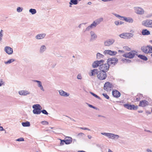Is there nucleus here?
Returning a JSON list of instances; mask_svg holds the SVG:
<instances>
[{
	"label": "nucleus",
	"instance_id": "5",
	"mask_svg": "<svg viewBox=\"0 0 152 152\" xmlns=\"http://www.w3.org/2000/svg\"><path fill=\"white\" fill-rule=\"evenodd\" d=\"M118 61V60L116 58H110L107 59V63H108L110 66H113L116 64Z\"/></svg>",
	"mask_w": 152,
	"mask_h": 152
},
{
	"label": "nucleus",
	"instance_id": "26",
	"mask_svg": "<svg viewBox=\"0 0 152 152\" xmlns=\"http://www.w3.org/2000/svg\"><path fill=\"white\" fill-rule=\"evenodd\" d=\"M34 82H37L38 83V86L40 88V89L43 91H44V89L43 88V86L42 85V83L40 81L34 80Z\"/></svg>",
	"mask_w": 152,
	"mask_h": 152
},
{
	"label": "nucleus",
	"instance_id": "13",
	"mask_svg": "<svg viewBox=\"0 0 152 152\" xmlns=\"http://www.w3.org/2000/svg\"><path fill=\"white\" fill-rule=\"evenodd\" d=\"M104 54L105 55L108 54L111 56L115 55L117 53V52L115 51H112L110 50H105L104 51Z\"/></svg>",
	"mask_w": 152,
	"mask_h": 152
},
{
	"label": "nucleus",
	"instance_id": "48",
	"mask_svg": "<svg viewBox=\"0 0 152 152\" xmlns=\"http://www.w3.org/2000/svg\"><path fill=\"white\" fill-rule=\"evenodd\" d=\"M23 9L20 7H18L17 9V11L18 12H21L23 10Z\"/></svg>",
	"mask_w": 152,
	"mask_h": 152
},
{
	"label": "nucleus",
	"instance_id": "58",
	"mask_svg": "<svg viewBox=\"0 0 152 152\" xmlns=\"http://www.w3.org/2000/svg\"><path fill=\"white\" fill-rule=\"evenodd\" d=\"M87 137H88V138L89 139H91L92 137L91 135H88Z\"/></svg>",
	"mask_w": 152,
	"mask_h": 152
},
{
	"label": "nucleus",
	"instance_id": "17",
	"mask_svg": "<svg viewBox=\"0 0 152 152\" xmlns=\"http://www.w3.org/2000/svg\"><path fill=\"white\" fill-rule=\"evenodd\" d=\"M148 102L145 100H143L140 102L139 106L144 107L148 105Z\"/></svg>",
	"mask_w": 152,
	"mask_h": 152
},
{
	"label": "nucleus",
	"instance_id": "38",
	"mask_svg": "<svg viewBox=\"0 0 152 152\" xmlns=\"http://www.w3.org/2000/svg\"><path fill=\"white\" fill-rule=\"evenodd\" d=\"M15 61V60L13 59H11L9 60H8L7 61H5V64H10L12 62H14Z\"/></svg>",
	"mask_w": 152,
	"mask_h": 152
},
{
	"label": "nucleus",
	"instance_id": "51",
	"mask_svg": "<svg viewBox=\"0 0 152 152\" xmlns=\"http://www.w3.org/2000/svg\"><path fill=\"white\" fill-rule=\"evenodd\" d=\"M88 106L91 108H93L94 109H96V107L94 106H93L92 105L90 104H88Z\"/></svg>",
	"mask_w": 152,
	"mask_h": 152
},
{
	"label": "nucleus",
	"instance_id": "16",
	"mask_svg": "<svg viewBox=\"0 0 152 152\" xmlns=\"http://www.w3.org/2000/svg\"><path fill=\"white\" fill-rule=\"evenodd\" d=\"M4 50L5 52L9 55L12 53L13 51L12 48L9 46H6L4 48Z\"/></svg>",
	"mask_w": 152,
	"mask_h": 152
},
{
	"label": "nucleus",
	"instance_id": "40",
	"mask_svg": "<svg viewBox=\"0 0 152 152\" xmlns=\"http://www.w3.org/2000/svg\"><path fill=\"white\" fill-rule=\"evenodd\" d=\"M97 25L95 23V21H94L93 23L90 26L92 28H95L96 27Z\"/></svg>",
	"mask_w": 152,
	"mask_h": 152
},
{
	"label": "nucleus",
	"instance_id": "22",
	"mask_svg": "<svg viewBox=\"0 0 152 152\" xmlns=\"http://www.w3.org/2000/svg\"><path fill=\"white\" fill-rule=\"evenodd\" d=\"M46 36V34L45 33L39 34L35 36L36 39H43Z\"/></svg>",
	"mask_w": 152,
	"mask_h": 152
},
{
	"label": "nucleus",
	"instance_id": "20",
	"mask_svg": "<svg viewBox=\"0 0 152 152\" xmlns=\"http://www.w3.org/2000/svg\"><path fill=\"white\" fill-rule=\"evenodd\" d=\"M64 142L66 144H69L71 143L72 141V139L71 137H66L65 140H64Z\"/></svg>",
	"mask_w": 152,
	"mask_h": 152
},
{
	"label": "nucleus",
	"instance_id": "24",
	"mask_svg": "<svg viewBox=\"0 0 152 152\" xmlns=\"http://www.w3.org/2000/svg\"><path fill=\"white\" fill-rule=\"evenodd\" d=\"M59 94L60 95L64 96H68L69 95V94L63 90H61L59 91Z\"/></svg>",
	"mask_w": 152,
	"mask_h": 152
},
{
	"label": "nucleus",
	"instance_id": "19",
	"mask_svg": "<svg viewBox=\"0 0 152 152\" xmlns=\"http://www.w3.org/2000/svg\"><path fill=\"white\" fill-rule=\"evenodd\" d=\"M90 34L91 35V38L90 40L91 41H93L95 40L97 37V36L95 34L93 31H91L90 32Z\"/></svg>",
	"mask_w": 152,
	"mask_h": 152
},
{
	"label": "nucleus",
	"instance_id": "59",
	"mask_svg": "<svg viewBox=\"0 0 152 152\" xmlns=\"http://www.w3.org/2000/svg\"><path fill=\"white\" fill-rule=\"evenodd\" d=\"M146 113L149 114H150L151 113V112H150V111H148V110H147L146 111Z\"/></svg>",
	"mask_w": 152,
	"mask_h": 152
},
{
	"label": "nucleus",
	"instance_id": "1",
	"mask_svg": "<svg viewBox=\"0 0 152 152\" xmlns=\"http://www.w3.org/2000/svg\"><path fill=\"white\" fill-rule=\"evenodd\" d=\"M141 50L143 53L146 54L152 53V46L150 45L142 46L141 47Z\"/></svg>",
	"mask_w": 152,
	"mask_h": 152
},
{
	"label": "nucleus",
	"instance_id": "27",
	"mask_svg": "<svg viewBox=\"0 0 152 152\" xmlns=\"http://www.w3.org/2000/svg\"><path fill=\"white\" fill-rule=\"evenodd\" d=\"M150 34V31L147 29H144L142 30V34L143 35H149Z\"/></svg>",
	"mask_w": 152,
	"mask_h": 152
},
{
	"label": "nucleus",
	"instance_id": "42",
	"mask_svg": "<svg viewBox=\"0 0 152 152\" xmlns=\"http://www.w3.org/2000/svg\"><path fill=\"white\" fill-rule=\"evenodd\" d=\"M3 31V30L2 29L1 30V31H0V41L1 42L2 41V37L3 36V34H2Z\"/></svg>",
	"mask_w": 152,
	"mask_h": 152
},
{
	"label": "nucleus",
	"instance_id": "60",
	"mask_svg": "<svg viewBox=\"0 0 152 152\" xmlns=\"http://www.w3.org/2000/svg\"><path fill=\"white\" fill-rule=\"evenodd\" d=\"M147 151L148 152H152V151L150 149H148L147 150Z\"/></svg>",
	"mask_w": 152,
	"mask_h": 152
},
{
	"label": "nucleus",
	"instance_id": "23",
	"mask_svg": "<svg viewBox=\"0 0 152 152\" xmlns=\"http://www.w3.org/2000/svg\"><path fill=\"white\" fill-rule=\"evenodd\" d=\"M142 97L143 96L142 94H138L137 95L134 97V100L135 102H138L142 98Z\"/></svg>",
	"mask_w": 152,
	"mask_h": 152
},
{
	"label": "nucleus",
	"instance_id": "11",
	"mask_svg": "<svg viewBox=\"0 0 152 152\" xmlns=\"http://www.w3.org/2000/svg\"><path fill=\"white\" fill-rule=\"evenodd\" d=\"M104 60H101L99 61H94L92 64V67L93 68L97 67L99 66L102 63H103Z\"/></svg>",
	"mask_w": 152,
	"mask_h": 152
},
{
	"label": "nucleus",
	"instance_id": "46",
	"mask_svg": "<svg viewBox=\"0 0 152 152\" xmlns=\"http://www.w3.org/2000/svg\"><path fill=\"white\" fill-rule=\"evenodd\" d=\"M102 95L106 99H109L110 98L109 96L106 93L102 94Z\"/></svg>",
	"mask_w": 152,
	"mask_h": 152
},
{
	"label": "nucleus",
	"instance_id": "14",
	"mask_svg": "<svg viewBox=\"0 0 152 152\" xmlns=\"http://www.w3.org/2000/svg\"><path fill=\"white\" fill-rule=\"evenodd\" d=\"M135 12L137 14L142 15L144 13V11L141 8L137 7L134 8Z\"/></svg>",
	"mask_w": 152,
	"mask_h": 152
},
{
	"label": "nucleus",
	"instance_id": "2",
	"mask_svg": "<svg viewBox=\"0 0 152 152\" xmlns=\"http://www.w3.org/2000/svg\"><path fill=\"white\" fill-rule=\"evenodd\" d=\"M137 52L135 50H132L128 53H126L123 55V57L129 58H133L135 55H137Z\"/></svg>",
	"mask_w": 152,
	"mask_h": 152
},
{
	"label": "nucleus",
	"instance_id": "63",
	"mask_svg": "<svg viewBox=\"0 0 152 152\" xmlns=\"http://www.w3.org/2000/svg\"><path fill=\"white\" fill-rule=\"evenodd\" d=\"M77 152H86L85 151H77Z\"/></svg>",
	"mask_w": 152,
	"mask_h": 152
},
{
	"label": "nucleus",
	"instance_id": "34",
	"mask_svg": "<svg viewBox=\"0 0 152 152\" xmlns=\"http://www.w3.org/2000/svg\"><path fill=\"white\" fill-rule=\"evenodd\" d=\"M104 56L100 53H98L96 54V58L97 59H99L101 58H102L104 57Z\"/></svg>",
	"mask_w": 152,
	"mask_h": 152
},
{
	"label": "nucleus",
	"instance_id": "55",
	"mask_svg": "<svg viewBox=\"0 0 152 152\" xmlns=\"http://www.w3.org/2000/svg\"><path fill=\"white\" fill-rule=\"evenodd\" d=\"M84 134L82 133H79L77 135L78 136H82L83 135H84Z\"/></svg>",
	"mask_w": 152,
	"mask_h": 152
},
{
	"label": "nucleus",
	"instance_id": "28",
	"mask_svg": "<svg viewBox=\"0 0 152 152\" xmlns=\"http://www.w3.org/2000/svg\"><path fill=\"white\" fill-rule=\"evenodd\" d=\"M112 14L116 17L118 18L119 19L122 20H124V18H125L126 17L121 16L118 14L114 13H112Z\"/></svg>",
	"mask_w": 152,
	"mask_h": 152
},
{
	"label": "nucleus",
	"instance_id": "41",
	"mask_svg": "<svg viewBox=\"0 0 152 152\" xmlns=\"http://www.w3.org/2000/svg\"><path fill=\"white\" fill-rule=\"evenodd\" d=\"M90 93L93 96H94L96 98H97L98 99H101V98H100L99 96H97V95H96V94H94V93L91 92H90Z\"/></svg>",
	"mask_w": 152,
	"mask_h": 152
},
{
	"label": "nucleus",
	"instance_id": "53",
	"mask_svg": "<svg viewBox=\"0 0 152 152\" xmlns=\"http://www.w3.org/2000/svg\"><path fill=\"white\" fill-rule=\"evenodd\" d=\"M60 140L61 141V142L60 143V145H63L64 144V140H61V139H60Z\"/></svg>",
	"mask_w": 152,
	"mask_h": 152
},
{
	"label": "nucleus",
	"instance_id": "30",
	"mask_svg": "<svg viewBox=\"0 0 152 152\" xmlns=\"http://www.w3.org/2000/svg\"><path fill=\"white\" fill-rule=\"evenodd\" d=\"M138 57L144 61H146L148 60L147 57L142 55H138Z\"/></svg>",
	"mask_w": 152,
	"mask_h": 152
},
{
	"label": "nucleus",
	"instance_id": "64",
	"mask_svg": "<svg viewBox=\"0 0 152 152\" xmlns=\"http://www.w3.org/2000/svg\"><path fill=\"white\" fill-rule=\"evenodd\" d=\"M108 152H113L110 149H109Z\"/></svg>",
	"mask_w": 152,
	"mask_h": 152
},
{
	"label": "nucleus",
	"instance_id": "6",
	"mask_svg": "<svg viewBox=\"0 0 152 152\" xmlns=\"http://www.w3.org/2000/svg\"><path fill=\"white\" fill-rule=\"evenodd\" d=\"M110 66L107 63L105 64H102L100 65L99 69L100 70L107 72L109 70Z\"/></svg>",
	"mask_w": 152,
	"mask_h": 152
},
{
	"label": "nucleus",
	"instance_id": "39",
	"mask_svg": "<svg viewBox=\"0 0 152 152\" xmlns=\"http://www.w3.org/2000/svg\"><path fill=\"white\" fill-rule=\"evenodd\" d=\"M121 60L124 62L126 63H129L131 62V61L130 60L126 58L122 59Z\"/></svg>",
	"mask_w": 152,
	"mask_h": 152
},
{
	"label": "nucleus",
	"instance_id": "12",
	"mask_svg": "<svg viewBox=\"0 0 152 152\" xmlns=\"http://www.w3.org/2000/svg\"><path fill=\"white\" fill-rule=\"evenodd\" d=\"M112 87L113 86L110 83L107 82L104 84V88L105 90L108 91L111 90V88H112Z\"/></svg>",
	"mask_w": 152,
	"mask_h": 152
},
{
	"label": "nucleus",
	"instance_id": "50",
	"mask_svg": "<svg viewBox=\"0 0 152 152\" xmlns=\"http://www.w3.org/2000/svg\"><path fill=\"white\" fill-rule=\"evenodd\" d=\"M16 140L18 141H24V139L23 138L21 137L17 139Z\"/></svg>",
	"mask_w": 152,
	"mask_h": 152
},
{
	"label": "nucleus",
	"instance_id": "56",
	"mask_svg": "<svg viewBox=\"0 0 152 152\" xmlns=\"http://www.w3.org/2000/svg\"><path fill=\"white\" fill-rule=\"evenodd\" d=\"M0 83H2V84H4V82L3 81V80L2 79L0 78Z\"/></svg>",
	"mask_w": 152,
	"mask_h": 152
},
{
	"label": "nucleus",
	"instance_id": "35",
	"mask_svg": "<svg viewBox=\"0 0 152 152\" xmlns=\"http://www.w3.org/2000/svg\"><path fill=\"white\" fill-rule=\"evenodd\" d=\"M78 3V1H70V2H69V7H71V5L73 4L76 5Z\"/></svg>",
	"mask_w": 152,
	"mask_h": 152
},
{
	"label": "nucleus",
	"instance_id": "57",
	"mask_svg": "<svg viewBox=\"0 0 152 152\" xmlns=\"http://www.w3.org/2000/svg\"><path fill=\"white\" fill-rule=\"evenodd\" d=\"M1 124H0V125ZM4 130V129L2 126H0V131H2Z\"/></svg>",
	"mask_w": 152,
	"mask_h": 152
},
{
	"label": "nucleus",
	"instance_id": "3",
	"mask_svg": "<svg viewBox=\"0 0 152 152\" xmlns=\"http://www.w3.org/2000/svg\"><path fill=\"white\" fill-rule=\"evenodd\" d=\"M40 105L39 104H37L34 105L32 107L34 109L33 110V112L34 114L38 115L41 113Z\"/></svg>",
	"mask_w": 152,
	"mask_h": 152
},
{
	"label": "nucleus",
	"instance_id": "45",
	"mask_svg": "<svg viewBox=\"0 0 152 152\" xmlns=\"http://www.w3.org/2000/svg\"><path fill=\"white\" fill-rule=\"evenodd\" d=\"M41 112H42L43 114L46 115H48V114L46 110L44 109L42 110H41Z\"/></svg>",
	"mask_w": 152,
	"mask_h": 152
},
{
	"label": "nucleus",
	"instance_id": "31",
	"mask_svg": "<svg viewBox=\"0 0 152 152\" xmlns=\"http://www.w3.org/2000/svg\"><path fill=\"white\" fill-rule=\"evenodd\" d=\"M22 125L24 127H28L30 125V123L28 121L23 122L22 123Z\"/></svg>",
	"mask_w": 152,
	"mask_h": 152
},
{
	"label": "nucleus",
	"instance_id": "49",
	"mask_svg": "<svg viewBox=\"0 0 152 152\" xmlns=\"http://www.w3.org/2000/svg\"><path fill=\"white\" fill-rule=\"evenodd\" d=\"M77 78L78 79H82V77L81 74H78V75H77Z\"/></svg>",
	"mask_w": 152,
	"mask_h": 152
},
{
	"label": "nucleus",
	"instance_id": "32",
	"mask_svg": "<svg viewBox=\"0 0 152 152\" xmlns=\"http://www.w3.org/2000/svg\"><path fill=\"white\" fill-rule=\"evenodd\" d=\"M103 20V18H100L99 19H98L95 20V23H96V25L99 24L101 22H102Z\"/></svg>",
	"mask_w": 152,
	"mask_h": 152
},
{
	"label": "nucleus",
	"instance_id": "4",
	"mask_svg": "<svg viewBox=\"0 0 152 152\" xmlns=\"http://www.w3.org/2000/svg\"><path fill=\"white\" fill-rule=\"evenodd\" d=\"M98 78L100 80H103L106 79L107 75L105 71L100 70L99 72L98 75H97Z\"/></svg>",
	"mask_w": 152,
	"mask_h": 152
},
{
	"label": "nucleus",
	"instance_id": "37",
	"mask_svg": "<svg viewBox=\"0 0 152 152\" xmlns=\"http://www.w3.org/2000/svg\"><path fill=\"white\" fill-rule=\"evenodd\" d=\"M116 26L121 25L124 23V22L122 21H115L114 22Z\"/></svg>",
	"mask_w": 152,
	"mask_h": 152
},
{
	"label": "nucleus",
	"instance_id": "18",
	"mask_svg": "<svg viewBox=\"0 0 152 152\" xmlns=\"http://www.w3.org/2000/svg\"><path fill=\"white\" fill-rule=\"evenodd\" d=\"M112 93L113 96L116 98L119 97L121 95L120 93L118 91L116 90L113 91Z\"/></svg>",
	"mask_w": 152,
	"mask_h": 152
},
{
	"label": "nucleus",
	"instance_id": "47",
	"mask_svg": "<svg viewBox=\"0 0 152 152\" xmlns=\"http://www.w3.org/2000/svg\"><path fill=\"white\" fill-rule=\"evenodd\" d=\"M41 123L43 125H48L49 124V123L48 122L45 121H42L41 122Z\"/></svg>",
	"mask_w": 152,
	"mask_h": 152
},
{
	"label": "nucleus",
	"instance_id": "29",
	"mask_svg": "<svg viewBox=\"0 0 152 152\" xmlns=\"http://www.w3.org/2000/svg\"><path fill=\"white\" fill-rule=\"evenodd\" d=\"M124 20L126 22L129 23H132L133 22V20L132 19V18L130 17H125V18H124Z\"/></svg>",
	"mask_w": 152,
	"mask_h": 152
},
{
	"label": "nucleus",
	"instance_id": "9",
	"mask_svg": "<svg viewBox=\"0 0 152 152\" xmlns=\"http://www.w3.org/2000/svg\"><path fill=\"white\" fill-rule=\"evenodd\" d=\"M124 106L125 108L131 110H136L138 108V106L137 105L135 106L134 104H124Z\"/></svg>",
	"mask_w": 152,
	"mask_h": 152
},
{
	"label": "nucleus",
	"instance_id": "61",
	"mask_svg": "<svg viewBox=\"0 0 152 152\" xmlns=\"http://www.w3.org/2000/svg\"><path fill=\"white\" fill-rule=\"evenodd\" d=\"M66 116L69 118L71 120L75 121L74 120V119H73V118H71L69 117H68L67 116Z\"/></svg>",
	"mask_w": 152,
	"mask_h": 152
},
{
	"label": "nucleus",
	"instance_id": "54",
	"mask_svg": "<svg viewBox=\"0 0 152 152\" xmlns=\"http://www.w3.org/2000/svg\"><path fill=\"white\" fill-rule=\"evenodd\" d=\"M86 23H81V24H80L78 26V27L79 28H81V25L82 24H86Z\"/></svg>",
	"mask_w": 152,
	"mask_h": 152
},
{
	"label": "nucleus",
	"instance_id": "43",
	"mask_svg": "<svg viewBox=\"0 0 152 152\" xmlns=\"http://www.w3.org/2000/svg\"><path fill=\"white\" fill-rule=\"evenodd\" d=\"M101 134L102 135L108 137V138H109V136L110 133H106V132H104V133L102 132V133H101Z\"/></svg>",
	"mask_w": 152,
	"mask_h": 152
},
{
	"label": "nucleus",
	"instance_id": "21",
	"mask_svg": "<svg viewBox=\"0 0 152 152\" xmlns=\"http://www.w3.org/2000/svg\"><path fill=\"white\" fill-rule=\"evenodd\" d=\"M119 137V136L118 135L110 133L109 138L112 139L116 140L118 139Z\"/></svg>",
	"mask_w": 152,
	"mask_h": 152
},
{
	"label": "nucleus",
	"instance_id": "44",
	"mask_svg": "<svg viewBox=\"0 0 152 152\" xmlns=\"http://www.w3.org/2000/svg\"><path fill=\"white\" fill-rule=\"evenodd\" d=\"M92 29V28H91L90 26H89L86 28V29L85 30H83V31L84 32H85L86 31H89L90 29Z\"/></svg>",
	"mask_w": 152,
	"mask_h": 152
},
{
	"label": "nucleus",
	"instance_id": "36",
	"mask_svg": "<svg viewBox=\"0 0 152 152\" xmlns=\"http://www.w3.org/2000/svg\"><path fill=\"white\" fill-rule=\"evenodd\" d=\"M29 12L32 15L35 14L37 12L36 10L35 9H31L29 10Z\"/></svg>",
	"mask_w": 152,
	"mask_h": 152
},
{
	"label": "nucleus",
	"instance_id": "25",
	"mask_svg": "<svg viewBox=\"0 0 152 152\" xmlns=\"http://www.w3.org/2000/svg\"><path fill=\"white\" fill-rule=\"evenodd\" d=\"M91 74H90V76H95L96 75H98L99 73V71L97 69H94L91 70Z\"/></svg>",
	"mask_w": 152,
	"mask_h": 152
},
{
	"label": "nucleus",
	"instance_id": "10",
	"mask_svg": "<svg viewBox=\"0 0 152 152\" xmlns=\"http://www.w3.org/2000/svg\"><path fill=\"white\" fill-rule=\"evenodd\" d=\"M115 42V40L113 38L107 39L104 42V45L106 46H109L112 45Z\"/></svg>",
	"mask_w": 152,
	"mask_h": 152
},
{
	"label": "nucleus",
	"instance_id": "8",
	"mask_svg": "<svg viewBox=\"0 0 152 152\" xmlns=\"http://www.w3.org/2000/svg\"><path fill=\"white\" fill-rule=\"evenodd\" d=\"M142 25L145 27L152 28V20L147 19L142 22Z\"/></svg>",
	"mask_w": 152,
	"mask_h": 152
},
{
	"label": "nucleus",
	"instance_id": "15",
	"mask_svg": "<svg viewBox=\"0 0 152 152\" xmlns=\"http://www.w3.org/2000/svg\"><path fill=\"white\" fill-rule=\"evenodd\" d=\"M18 93L20 95L23 96H26L30 94V91L26 90L19 91Z\"/></svg>",
	"mask_w": 152,
	"mask_h": 152
},
{
	"label": "nucleus",
	"instance_id": "7",
	"mask_svg": "<svg viewBox=\"0 0 152 152\" xmlns=\"http://www.w3.org/2000/svg\"><path fill=\"white\" fill-rule=\"evenodd\" d=\"M133 36V34L130 33H124L119 35V36L121 38L127 39H130Z\"/></svg>",
	"mask_w": 152,
	"mask_h": 152
},
{
	"label": "nucleus",
	"instance_id": "62",
	"mask_svg": "<svg viewBox=\"0 0 152 152\" xmlns=\"http://www.w3.org/2000/svg\"><path fill=\"white\" fill-rule=\"evenodd\" d=\"M80 129L83 130H85L86 129V127H80Z\"/></svg>",
	"mask_w": 152,
	"mask_h": 152
},
{
	"label": "nucleus",
	"instance_id": "33",
	"mask_svg": "<svg viewBox=\"0 0 152 152\" xmlns=\"http://www.w3.org/2000/svg\"><path fill=\"white\" fill-rule=\"evenodd\" d=\"M46 48L45 45H42L40 49V52L42 53L44 52L46 50Z\"/></svg>",
	"mask_w": 152,
	"mask_h": 152
},
{
	"label": "nucleus",
	"instance_id": "52",
	"mask_svg": "<svg viewBox=\"0 0 152 152\" xmlns=\"http://www.w3.org/2000/svg\"><path fill=\"white\" fill-rule=\"evenodd\" d=\"M124 48L127 51H130L131 50V49L128 47H125Z\"/></svg>",
	"mask_w": 152,
	"mask_h": 152
}]
</instances>
